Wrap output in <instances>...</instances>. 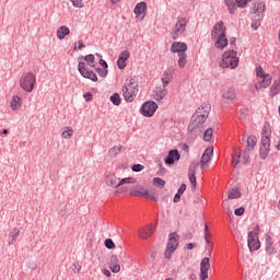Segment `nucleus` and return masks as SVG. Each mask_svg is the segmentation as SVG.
I'll list each match as a JSON object with an SVG mask.
<instances>
[{
  "label": "nucleus",
  "instance_id": "obj_1",
  "mask_svg": "<svg viewBox=\"0 0 280 280\" xmlns=\"http://www.w3.org/2000/svg\"><path fill=\"white\" fill-rule=\"evenodd\" d=\"M226 26L223 21H219L212 28L211 37L214 42V46L217 49L224 50L229 45V39L226 36Z\"/></svg>",
  "mask_w": 280,
  "mask_h": 280
},
{
  "label": "nucleus",
  "instance_id": "obj_2",
  "mask_svg": "<svg viewBox=\"0 0 280 280\" xmlns=\"http://www.w3.org/2000/svg\"><path fill=\"white\" fill-rule=\"evenodd\" d=\"M210 110H211V104L202 103L194 114L191 118V122L188 127V130L190 132H194L195 130L201 128V126L207 121Z\"/></svg>",
  "mask_w": 280,
  "mask_h": 280
},
{
  "label": "nucleus",
  "instance_id": "obj_3",
  "mask_svg": "<svg viewBox=\"0 0 280 280\" xmlns=\"http://www.w3.org/2000/svg\"><path fill=\"white\" fill-rule=\"evenodd\" d=\"M139 93V84L138 81L131 77L130 79L126 80L125 85L122 86V96L125 97L126 102H133Z\"/></svg>",
  "mask_w": 280,
  "mask_h": 280
},
{
  "label": "nucleus",
  "instance_id": "obj_4",
  "mask_svg": "<svg viewBox=\"0 0 280 280\" xmlns=\"http://www.w3.org/2000/svg\"><path fill=\"white\" fill-rule=\"evenodd\" d=\"M265 12H266L265 2L256 1L253 3L252 13L254 15V22L252 24V27L254 28V31H257L258 27L261 25V21L264 19Z\"/></svg>",
  "mask_w": 280,
  "mask_h": 280
},
{
  "label": "nucleus",
  "instance_id": "obj_5",
  "mask_svg": "<svg viewBox=\"0 0 280 280\" xmlns=\"http://www.w3.org/2000/svg\"><path fill=\"white\" fill-rule=\"evenodd\" d=\"M240 63L237 52L235 50H228L223 54L221 68L223 69H236Z\"/></svg>",
  "mask_w": 280,
  "mask_h": 280
},
{
  "label": "nucleus",
  "instance_id": "obj_6",
  "mask_svg": "<svg viewBox=\"0 0 280 280\" xmlns=\"http://www.w3.org/2000/svg\"><path fill=\"white\" fill-rule=\"evenodd\" d=\"M35 83L36 77L33 72H26L20 79V88L27 93L33 91Z\"/></svg>",
  "mask_w": 280,
  "mask_h": 280
},
{
  "label": "nucleus",
  "instance_id": "obj_7",
  "mask_svg": "<svg viewBox=\"0 0 280 280\" xmlns=\"http://www.w3.org/2000/svg\"><path fill=\"white\" fill-rule=\"evenodd\" d=\"M179 236L176 233H172L168 238L167 248L164 253L166 259H171L173 253L177 249Z\"/></svg>",
  "mask_w": 280,
  "mask_h": 280
},
{
  "label": "nucleus",
  "instance_id": "obj_8",
  "mask_svg": "<svg viewBox=\"0 0 280 280\" xmlns=\"http://www.w3.org/2000/svg\"><path fill=\"white\" fill-rule=\"evenodd\" d=\"M187 27V19L186 18H180L178 19V21L176 22L173 31H172V37L174 40L180 38Z\"/></svg>",
  "mask_w": 280,
  "mask_h": 280
},
{
  "label": "nucleus",
  "instance_id": "obj_9",
  "mask_svg": "<svg viewBox=\"0 0 280 280\" xmlns=\"http://www.w3.org/2000/svg\"><path fill=\"white\" fill-rule=\"evenodd\" d=\"M259 228H254V231H252L248 234V247L250 252H256L260 248V242L258 236Z\"/></svg>",
  "mask_w": 280,
  "mask_h": 280
},
{
  "label": "nucleus",
  "instance_id": "obj_10",
  "mask_svg": "<svg viewBox=\"0 0 280 280\" xmlns=\"http://www.w3.org/2000/svg\"><path fill=\"white\" fill-rule=\"evenodd\" d=\"M252 0H225V4L231 14H235L237 8L245 9Z\"/></svg>",
  "mask_w": 280,
  "mask_h": 280
},
{
  "label": "nucleus",
  "instance_id": "obj_11",
  "mask_svg": "<svg viewBox=\"0 0 280 280\" xmlns=\"http://www.w3.org/2000/svg\"><path fill=\"white\" fill-rule=\"evenodd\" d=\"M249 162V153L245 151L244 153H240L237 151L232 155V165L236 167L237 165H246Z\"/></svg>",
  "mask_w": 280,
  "mask_h": 280
},
{
  "label": "nucleus",
  "instance_id": "obj_12",
  "mask_svg": "<svg viewBox=\"0 0 280 280\" xmlns=\"http://www.w3.org/2000/svg\"><path fill=\"white\" fill-rule=\"evenodd\" d=\"M78 70L83 78L89 79L92 82H97L98 80L97 75L86 67L85 62L80 61L78 65Z\"/></svg>",
  "mask_w": 280,
  "mask_h": 280
},
{
  "label": "nucleus",
  "instance_id": "obj_13",
  "mask_svg": "<svg viewBox=\"0 0 280 280\" xmlns=\"http://www.w3.org/2000/svg\"><path fill=\"white\" fill-rule=\"evenodd\" d=\"M158 108L159 106L154 101H148L142 105L141 114L144 117H153Z\"/></svg>",
  "mask_w": 280,
  "mask_h": 280
},
{
  "label": "nucleus",
  "instance_id": "obj_14",
  "mask_svg": "<svg viewBox=\"0 0 280 280\" xmlns=\"http://www.w3.org/2000/svg\"><path fill=\"white\" fill-rule=\"evenodd\" d=\"M130 195L135 197H143L149 200L158 201V197H155L154 192H149V190H147L145 188H133Z\"/></svg>",
  "mask_w": 280,
  "mask_h": 280
},
{
  "label": "nucleus",
  "instance_id": "obj_15",
  "mask_svg": "<svg viewBox=\"0 0 280 280\" xmlns=\"http://www.w3.org/2000/svg\"><path fill=\"white\" fill-rule=\"evenodd\" d=\"M135 15L136 19L139 21H143L147 16V12H148V4L147 2L142 1V2H138L135 7Z\"/></svg>",
  "mask_w": 280,
  "mask_h": 280
},
{
  "label": "nucleus",
  "instance_id": "obj_16",
  "mask_svg": "<svg viewBox=\"0 0 280 280\" xmlns=\"http://www.w3.org/2000/svg\"><path fill=\"white\" fill-rule=\"evenodd\" d=\"M270 152V138L268 136H262L260 140V159L266 160Z\"/></svg>",
  "mask_w": 280,
  "mask_h": 280
},
{
  "label": "nucleus",
  "instance_id": "obj_17",
  "mask_svg": "<svg viewBox=\"0 0 280 280\" xmlns=\"http://www.w3.org/2000/svg\"><path fill=\"white\" fill-rule=\"evenodd\" d=\"M222 100L225 104H234L236 101V92L233 88H228L222 94Z\"/></svg>",
  "mask_w": 280,
  "mask_h": 280
},
{
  "label": "nucleus",
  "instance_id": "obj_18",
  "mask_svg": "<svg viewBox=\"0 0 280 280\" xmlns=\"http://www.w3.org/2000/svg\"><path fill=\"white\" fill-rule=\"evenodd\" d=\"M188 50V45L185 42H174L171 45V51L173 54L183 55Z\"/></svg>",
  "mask_w": 280,
  "mask_h": 280
},
{
  "label": "nucleus",
  "instance_id": "obj_19",
  "mask_svg": "<svg viewBox=\"0 0 280 280\" xmlns=\"http://www.w3.org/2000/svg\"><path fill=\"white\" fill-rule=\"evenodd\" d=\"M198 162H191L189 168H188V177L190 180V184L192 186V189H196L197 187V178H196V171L198 168Z\"/></svg>",
  "mask_w": 280,
  "mask_h": 280
},
{
  "label": "nucleus",
  "instance_id": "obj_20",
  "mask_svg": "<svg viewBox=\"0 0 280 280\" xmlns=\"http://www.w3.org/2000/svg\"><path fill=\"white\" fill-rule=\"evenodd\" d=\"M155 226L153 224H150L145 228H141L138 232V236L141 240H148L149 237H151L154 233Z\"/></svg>",
  "mask_w": 280,
  "mask_h": 280
},
{
  "label": "nucleus",
  "instance_id": "obj_21",
  "mask_svg": "<svg viewBox=\"0 0 280 280\" xmlns=\"http://www.w3.org/2000/svg\"><path fill=\"white\" fill-rule=\"evenodd\" d=\"M211 268L210 260L208 257L203 258L200 264V280H207L208 279V271Z\"/></svg>",
  "mask_w": 280,
  "mask_h": 280
},
{
  "label": "nucleus",
  "instance_id": "obj_22",
  "mask_svg": "<svg viewBox=\"0 0 280 280\" xmlns=\"http://www.w3.org/2000/svg\"><path fill=\"white\" fill-rule=\"evenodd\" d=\"M130 58V51L129 50H124L120 52L118 61H117V67L119 70H124L127 67V60Z\"/></svg>",
  "mask_w": 280,
  "mask_h": 280
},
{
  "label": "nucleus",
  "instance_id": "obj_23",
  "mask_svg": "<svg viewBox=\"0 0 280 280\" xmlns=\"http://www.w3.org/2000/svg\"><path fill=\"white\" fill-rule=\"evenodd\" d=\"M213 155V149L212 147H208L200 160L201 163V170H206L207 164L211 161V156Z\"/></svg>",
  "mask_w": 280,
  "mask_h": 280
},
{
  "label": "nucleus",
  "instance_id": "obj_24",
  "mask_svg": "<svg viewBox=\"0 0 280 280\" xmlns=\"http://www.w3.org/2000/svg\"><path fill=\"white\" fill-rule=\"evenodd\" d=\"M272 83V77L271 75H266L265 78L258 79V82H256V90H262L267 89L270 84Z\"/></svg>",
  "mask_w": 280,
  "mask_h": 280
},
{
  "label": "nucleus",
  "instance_id": "obj_25",
  "mask_svg": "<svg viewBox=\"0 0 280 280\" xmlns=\"http://www.w3.org/2000/svg\"><path fill=\"white\" fill-rule=\"evenodd\" d=\"M23 100L19 95H13L10 102V107L13 112H18L22 108Z\"/></svg>",
  "mask_w": 280,
  "mask_h": 280
},
{
  "label": "nucleus",
  "instance_id": "obj_26",
  "mask_svg": "<svg viewBox=\"0 0 280 280\" xmlns=\"http://www.w3.org/2000/svg\"><path fill=\"white\" fill-rule=\"evenodd\" d=\"M168 91L166 89V86H159L156 88V90L154 91L153 97L155 101L161 102L165 98V96L167 95Z\"/></svg>",
  "mask_w": 280,
  "mask_h": 280
},
{
  "label": "nucleus",
  "instance_id": "obj_27",
  "mask_svg": "<svg viewBox=\"0 0 280 280\" xmlns=\"http://www.w3.org/2000/svg\"><path fill=\"white\" fill-rule=\"evenodd\" d=\"M180 160V155L177 151V149H173L172 151H170L167 158L165 159V163L167 165H173L176 161Z\"/></svg>",
  "mask_w": 280,
  "mask_h": 280
},
{
  "label": "nucleus",
  "instance_id": "obj_28",
  "mask_svg": "<svg viewBox=\"0 0 280 280\" xmlns=\"http://www.w3.org/2000/svg\"><path fill=\"white\" fill-rule=\"evenodd\" d=\"M105 183L109 187H115V188L119 187L117 184V177H116L115 173H106Z\"/></svg>",
  "mask_w": 280,
  "mask_h": 280
},
{
  "label": "nucleus",
  "instance_id": "obj_29",
  "mask_svg": "<svg viewBox=\"0 0 280 280\" xmlns=\"http://www.w3.org/2000/svg\"><path fill=\"white\" fill-rule=\"evenodd\" d=\"M280 93V79L275 80L271 88H269V96L273 97Z\"/></svg>",
  "mask_w": 280,
  "mask_h": 280
},
{
  "label": "nucleus",
  "instance_id": "obj_30",
  "mask_svg": "<svg viewBox=\"0 0 280 280\" xmlns=\"http://www.w3.org/2000/svg\"><path fill=\"white\" fill-rule=\"evenodd\" d=\"M68 35H70V28L68 26L62 25L57 30V37L59 40H63Z\"/></svg>",
  "mask_w": 280,
  "mask_h": 280
},
{
  "label": "nucleus",
  "instance_id": "obj_31",
  "mask_svg": "<svg viewBox=\"0 0 280 280\" xmlns=\"http://www.w3.org/2000/svg\"><path fill=\"white\" fill-rule=\"evenodd\" d=\"M120 265H119V259L117 256H113L110 259V270L114 273H118L120 271Z\"/></svg>",
  "mask_w": 280,
  "mask_h": 280
},
{
  "label": "nucleus",
  "instance_id": "obj_32",
  "mask_svg": "<svg viewBox=\"0 0 280 280\" xmlns=\"http://www.w3.org/2000/svg\"><path fill=\"white\" fill-rule=\"evenodd\" d=\"M20 234H21V232L19 229H16V228L13 229L9 234V240H8L9 245H13L16 242Z\"/></svg>",
  "mask_w": 280,
  "mask_h": 280
},
{
  "label": "nucleus",
  "instance_id": "obj_33",
  "mask_svg": "<svg viewBox=\"0 0 280 280\" xmlns=\"http://www.w3.org/2000/svg\"><path fill=\"white\" fill-rule=\"evenodd\" d=\"M187 52H183L178 55V60H177V66L180 70H184L185 67L187 66Z\"/></svg>",
  "mask_w": 280,
  "mask_h": 280
},
{
  "label": "nucleus",
  "instance_id": "obj_34",
  "mask_svg": "<svg viewBox=\"0 0 280 280\" xmlns=\"http://www.w3.org/2000/svg\"><path fill=\"white\" fill-rule=\"evenodd\" d=\"M241 196H242V194L238 188H231V190H229V192H228V198L230 200L238 199V198H241Z\"/></svg>",
  "mask_w": 280,
  "mask_h": 280
},
{
  "label": "nucleus",
  "instance_id": "obj_35",
  "mask_svg": "<svg viewBox=\"0 0 280 280\" xmlns=\"http://www.w3.org/2000/svg\"><path fill=\"white\" fill-rule=\"evenodd\" d=\"M172 80H173L172 72L165 71L164 74L162 75L163 86L166 88L171 83Z\"/></svg>",
  "mask_w": 280,
  "mask_h": 280
},
{
  "label": "nucleus",
  "instance_id": "obj_36",
  "mask_svg": "<svg viewBox=\"0 0 280 280\" xmlns=\"http://www.w3.org/2000/svg\"><path fill=\"white\" fill-rule=\"evenodd\" d=\"M256 144H257L256 136H249L247 140V151H253Z\"/></svg>",
  "mask_w": 280,
  "mask_h": 280
},
{
  "label": "nucleus",
  "instance_id": "obj_37",
  "mask_svg": "<svg viewBox=\"0 0 280 280\" xmlns=\"http://www.w3.org/2000/svg\"><path fill=\"white\" fill-rule=\"evenodd\" d=\"M72 136H73V129H72V127H65V128H63V131H62V133H61V137H62L63 139L68 140V139H70V138H72Z\"/></svg>",
  "mask_w": 280,
  "mask_h": 280
},
{
  "label": "nucleus",
  "instance_id": "obj_38",
  "mask_svg": "<svg viewBox=\"0 0 280 280\" xmlns=\"http://www.w3.org/2000/svg\"><path fill=\"white\" fill-rule=\"evenodd\" d=\"M122 150V147H113L109 152H108V155L110 158H116Z\"/></svg>",
  "mask_w": 280,
  "mask_h": 280
},
{
  "label": "nucleus",
  "instance_id": "obj_39",
  "mask_svg": "<svg viewBox=\"0 0 280 280\" xmlns=\"http://www.w3.org/2000/svg\"><path fill=\"white\" fill-rule=\"evenodd\" d=\"M110 102H112L115 106H119L120 103H121L120 95H119L118 93H114V94L110 96Z\"/></svg>",
  "mask_w": 280,
  "mask_h": 280
},
{
  "label": "nucleus",
  "instance_id": "obj_40",
  "mask_svg": "<svg viewBox=\"0 0 280 280\" xmlns=\"http://www.w3.org/2000/svg\"><path fill=\"white\" fill-rule=\"evenodd\" d=\"M136 179L133 177H125L124 179H120L118 187H121L122 185L127 184H135Z\"/></svg>",
  "mask_w": 280,
  "mask_h": 280
},
{
  "label": "nucleus",
  "instance_id": "obj_41",
  "mask_svg": "<svg viewBox=\"0 0 280 280\" xmlns=\"http://www.w3.org/2000/svg\"><path fill=\"white\" fill-rule=\"evenodd\" d=\"M270 75L269 73H265L262 67L256 68V77L259 79H264L265 77Z\"/></svg>",
  "mask_w": 280,
  "mask_h": 280
},
{
  "label": "nucleus",
  "instance_id": "obj_42",
  "mask_svg": "<svg viewBox=\"0 0 280 280\" xmlns=\"http://www.w3.org/2000/svg\"><path fill=\"white\" fill-rule=\"evenodd\" d=\"M153 185L163 188L165 186V182L164 179H161V177H154Z\"/></svg>",
  "mask_w": 280,
  "mask_h": 280
},
{
  "label": "nucleus",
  "instance_id": "obj_43",
  "mask_svg": "<svg viewBox=\"0 0 280 280\" xmlns=\"http://www.w3.org/2000/svg\"><path fill=\"white\" fill-rule=\"evenodd\" d=\"M212 137H213V130L207 129V131H205V136H203L205 141H211Z\"/></svg>",
  "mask_w": 280,
  "mask_h": 280
},
{
  "label": "nucleus",
  "instance_id": "obj_44",
  "mask_svg": "<svg viewBox=\"0 0 280 280\" xmlns=\"http://www.w3.org/2000/svg\"><path fill=\"white\" fill-rule=\"evenodd\" d=\"M72 5L77 9H82L84 8L83 0H71Z\"/></svg>",
  "mask_w": 280,
  "mask_h": 280
},
{
  "label": "nucleus",
  "instance_id": "obj_45",
  "mask_svg": "<svg viewBox=\"0 0 280 280\" xmlns=\"http://www.w3.org/2000/svg\"><path fill=\"white\" fill-rule=\"evenodd\" d=\"M105 246H106L108 249H114V248H115V244H114V242H113L110 238H108V240L105 241Z\"/></svg>",
  "mask_w": 280,
  "mask_h": 280
},
{
  "label": "nucleus",
  "instance_id": "obj_46",
  "mask_svg": "<svg viewBox=\"0 0 280 280\" xmlns=\"http://www.w3.org/2000/svg\"><path fill=\"white\" fill-rule=\"evenodd\" d=\"M72 271H73L74 273H80V271H81V266H80L79 262H75V264L72 265Z\"/></svg>",
  "mask_w": 280,
  "mask_h": 280
},
{
  "label": "nucleus",
  "instance_id": "obj_47",
  "mask_svg": "<svg viewBox=\"0 0 280 280\" xmlns=\"http://www.w3.org/2000/svg\"><path fill=\"white\" fill-rule=\"evenodd\" d=\"M84 60H85L86 62L93 63L94 60H95V57H94L93 54H90V55H86V56L84 57Z\"/></svg>",
  "mask_w": 280,
  "mask_h": 280
},
{
  "label": "nucleus",
  "instance_id": "obj_48",
  "mask_svg": "<svg viewBox=\"0 0 280 280\" xmlns=\"http://www.w3.org/2000/svg\"><path fill=\"white\" fill-rule=\"evenodd\" d=\"M97 72H98L100 77H102V78H105L108 73L107 68H104V69L98 68Z\"/></svg>",
  "mask_w": 280,
  "mask_h": 280
},
{
  "label": "nucleus",
  "instance_id": "obj_49",
  "mask_svg": "<svg viewBox=\"0 0 280 280\" xmlns=\"http://www.w3.org/2000/svg\"><path fill=\"white\" fill-rule=\"evenodd\" d=\"M144 166H142V164H135V166H132L133 172H141Z\"/></svg>",
  "mask_w": 280,
  "mask_h": 280
},
{
  "label": "nucleus",
  "instance_id": "obj_50",
  "mask_svg": "<svg viewBox=\"0 0 280 280\" xmlns=\"http://www.w3.org/2000/svg\"><path fill=\"white\" fill-rule=\"evenodd\" d=\"M244 213H245V209L244 208H240V209L235 210V215H237V217H241Z\"/></svg>",
  "mask_w": 280,
  "mask_h": 280
},
{
  "label": "nucleus",
  "instance_id": "obj_51",
  "mask_svg": "<svg viewBox=\"0 0 280 280\" xmlns=\"http://www.w3.org/2000/svg\"><path fill=\"white\" fill-rule=\"evenodd\" d=\"M92 97H93V95H92L91 92H86V93L84 94V98H85L86 102H91V101H92Z\"/></svg>",
  "mask_w": 280,
  "mask_h": 280
},
{
  "label": "nucleus",
  "instance_id": "obj_52",
  "mask_svg": "<svg viewBox=\"0 0 280 280\" xmlns=\"http://www.w3.org/2000/svg\"><path fill=\"white\" fill-rule=\"evenodd\" d=\"M186 188H187L186 184H182V186H180V188L178 189V192H177V194L183 195V194L186 191Z\"/></svg>",
  "mask_w": 280,
  "mask_h": 280
},
{
  "label": "nucleus",
  "instance_id": "obj_53",
  "mask_svg": "<svg viewBox=\"0 0 280 280\" xmlns=\"http://www.w3.org/2000/svg\"><path fill=\"white\" fill-rule=\"evenodd\" d=\"M100 65L104 68V69H107V62L104 60V59H101L100 60Z\"/></svg>",
  "mask_w": 280,
  "mask_h": 280
},
{
  "label": "nucleus",
  "instance_id": "obj_54",
  "mask_svg": "<svg viewBox=\"0 0 280 280\" xmlns=\"http://www.w3.org/2000/svg\"><path fill=\"white\" fill-rule=\"evenodd\" d=\"M180 194L179 192H177V195H175V197H174V202H178L179 200H180Z\"/></svg>",
  "mask_w": 280,
  "mask_h": 280
},
{
  "label": "nucleus",
  "instance_id": "obj_55",
  "mask_svg": "<svg viewBox=\"0 0 280 280\" xmlns=\"http://www.w3.org/2000/svg\"><path fill=\"white\" fill-rule=\"evenodd\" d=\"M103 273H104L107 278H109V277L112 276L110 271L107 270V269H104V270H103Z\"/></svg>",
  "mask_w": 280,
  "mask_h": 280
},
{
  "label": "nucleus",
  "instance_id": "obj_56",
  "mask_svg": "<svg viewBox=\"0 0 280 280\" xmlns=\"http://www.w3.org/2000/svg\"><path fill=\"white\" fill-rule=\"evenodd\" d=\"M78 45H79V50L85 47V45L81 40L78 43Z\"/></svg>",
  "mask_w": 280,
  "mask_h": 280
},
{
  "label": "nucleus",
  "instance_id": "obj_57",
  "mask_svg": "<svg viewBox=\"0 0 280 280\" xmlns=\"http://www.w3.org/2000/svg\"><path fill=\"white\" fill-rule=\"evenodd\" d=\"M186 247H187V249L191 250V249H194L195 246H194V244L190 243V244H187Z\"/></svg>",
  "mask_w": 280,
  "mask_h": 280
},
{
  "label": "nucleus",
  "instance_id": "obj_58",
  "mask_svg": "<svg viewBox=\"0 0 280 280\" xmlns=\"http://www.w3.org/2000/svg\"><path fill=\"white\" fill-rule=\"evenodd\" d=\"M112 4L115 5V4H118L120 2V0H110Z\"/></svg>",
  "mask_w": 280,
  "mask_h": 280
},
{
  "label": "nucleus",
  "instance_id": "obj_59",
  "mask_svg": "<svg viewBox=\"0 0 280 280\" xmlns=\"http://www.w3.org/2000/svg\"><path fill=\"white\" fill-rule=\"evenodd\" d=\"M210 232L209 231H205V238L209 237Z\"/></svg>",
  "mask_w": 280,
  "mask_h": 280
},
{
  "label": "nucleus",
  "instance_id": "obj_60",
  "mask_svg": "<svg viewBox=\"0 0 280 280\" xmlns=\"http://www.w3.org/2000/svg\"><path fill=\"white\" fill-rule=\"evenodd\" d=\"M276 149H278V151H280V140L278 141V144H276Z\"/></svg>",
  "mask_w": 280,
  "mask_h": 280
},
{
  "label": "nucleus",
  "instance_id": "obj_61",
  "mask_svg": "<svg viewBox=\"0 0 280 280\" xmlns=\"http://www.w3.org/2000/svg\"><path fill=\"white\" fill-rule=\"evenodd\" d=\"M278 40L280 42V31H278Z\"/></svg>",
  "mask_w": 280,
  "mask_h": 280
},
{
  "label": "nucleus",
  "instance_id": "obj_62",
  "mask_svg": "<svg viewBox=\"0 0 280 280\" xmlns=\"http://www.w3.org/2000/svg\"><path fill=\"white\" fill-rule=\"evenodd\" d=\"M278 210H280V200L278 201Z\"/></svg>",
  "mask_w": 280,
  "mask_h": 280
},
{
  "label": "nucleus",
  "instance_id": "obj_63",
  "mask_svg": "<svg viewBox=\"0 0 280 280\" xmlns=\"http://www.w3.org/2000/svg\"><path fill=\"white\" fill-rule=\"evenodd\" d=\"M205 231H209V228H208V225H206V226H205Z\"/></svg>",
  "mask_w": 280,
  "mask_h": 280
},
{
  "label": "nucleus",
  "instance_id": "obj_64",
  "mask_svg": "<svg viewBox=\"0 0 280 280\" xmlns=\"http://www.w3.org/2000/svg\"><path fill=\"white\" fill-rule=\"evenodd\" d=\"M278 114L280 115V106H278Z\"/></svg>",
  "mask_w": 280,
  "mask_h": 280
}]
</instances>
